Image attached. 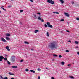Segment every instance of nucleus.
<instances>
[{
	"instance_id": "nucleus-1",
	"label": "nucleus",
	"mask_w": 79,
	"mask_h": 79,
	"mask_svg": "<svg viewBox=\"0 0 79 79\" xmlns=\"http://www.w3.org/2000/svg\"><path fill=\"white\" fill-rule=\"evenodd\" d=\"M49 48L51 49H54V48H56L57 47L56 46L55 44L54 43H52L50 44L49 45Z\"/></svg>"
},
{
	"instance_id": "nucleus-2",
	"label": "nucleus",
	"mask_w": 79,
	"mask_h": 79,
	"mask_svg": "<svg viewBox=\"0 0 79 79\" xmlns=\"http://www.w3.org/2000/svg\"><path fill=\"white\" fill-rule=\"evenodd\" d=\"M10 60L11 61H15V56H12L10 58Z\"/></svg>"
},
{
	"instance_id": "nucleus-3",
	"label": "nucleus",
	"mask_w": 79,
	"mask_h": 79,
	"mask_svg": "<svg viewBox=\"0 0 79 79\" xmlns=\"http://www.w3.org/2000/svg\"><path fill=\"white\" fill-rule=\"evenodd\" d=\"M48 2L49 3H51V4H55V2L54 1H52V0H48Z\"/></svg>"
},
{
	"instance_id": "nucleus-4",
	"label": "nucleus",
	"mask_w": 79,
	"mask_h": 79,
	"mask_svg": "<svg viewBox=\"0 0 79 79\" xmlns=\"http://www.w3.org/2000/svg\"><path fill=\"white\" fill-rule=\"evenodd\" d=\"M3 59H4V57L2 56H0V61H2Z\"/></svg>"
},
{
	"instance_id": "nucleus-5",
	"label": "nucleus",
	"mask_w": 79,
	"mask_h": 79,
	"mask_svg": "<svg viewBox=\"0 0 79 79\" xmlns=\"http://www.w3.org/2000/svg\"><path fill=\"white\" fill-rule=\"evenodd\" d=\"M1 40L2 42H6V40L4 39V38H1Z\"/></svg>"
},
{
	"instance_id": "nucleus-6",
	"label": "nucleus",
	"mask_w": 79,
	"mask_h": 79,
	"mask_svg": "<svg viewBox=\"0 0 79 79\" xmlns=\"http://www.w3.org/2000/svg\"><path fill=\"white\" fill-rule=\"evenodd\" d=\"M64 14L65 15H66V16H67V17H69V15L68 13H65Z\"/></svg>"
},
{
	"instance_id": "nucleus-7",
	"label": "nucleus",
	"mask_w": 79,
	"mask_h": 79,
	"mask_svg": "<svg viewBox=\"0 0 79 79\" xmlns=\"http://www.w3.org/2000/svg\"><path fill=\"white\" fill-rule=\"evenodd\" d=\"M40 17H41V15H39L38 17V19H39V20H41Z\"/></svg>"
},
{
	"instance_id": "nucleus-8",
	"label": "nucleus",
	"mask_w": 79,
	"mask_h": 79,
	"mask_svg": "<svg viewBox=\"0 0 79 79\" xmlns=\"http://www.w3.org/2000/svg\"><path fill=\"white\" fill-rule=\"evenodd\" d=\"M8 74H9V75H15V74L14 73L10 72Z\"/></svg>"
},
{
	"instance_id": "nucleus-9",
	"label": "nucleus",
	"mask_w": 79,
	"mask_h": 79,
	"mask_svg": "<svg viewBox=\"0 0 79 79\" xmlns=\"http://www.w3.org/2000/svg\"><path fill=\"white\" fill-rule=\"evenodd\" d=\"M49 27H51V28H52L53 27V26L52 25H50L48 26Z\"/></svg>"
},
{
	"instance_id": "nucleus-10",
	"label": "nucleus",
	"mask_w": 79,
	"mask_h": 79,
	"mask_svg": "<svg viewBox=\"0 0 79 79\" xmlns=\"http://www.w3.org/2000/svg\"><path fill=\"white\" fill-rule=\"evenodd\" d=\"M12 68H17L18 67L17 66H12Z\"/></svg>"
},
{
	"instance_id": "nucleus-11",
	"label": "nucleus",
	"mask_w": 79,
	"mask_h": 79,
	"mask_svg": "<svg viewBox=\"0 0 79 79\" xmlns=\"http://www.w3.org/2000/svg\"><path fill=\"white\" fill-rule=\"evenodd\" d=\"M60 1L61 2L62 4H63V3H64V2L63 0H60Z\"/></svg>"
},
{
	"instance_id": "nucleus-12",
	"label": "nucleus",
	"mask_w": 79,
	"mask_h": 79,
	"mask_svg": "<svg viewBox=\"0 0 79 79\" xmlns=\"http://www.w3.org/2000/svg\"><path fill=\"white\" fill-rule=\"evenodd\" d=\"M47 25L48 26L49 25H50V23L49 22H47Z\"/></svg>"
},
{
	"instance_id": "nucleus-13",
	"label": "nucleus",
	"mask_w": 79,
	"mask_h": 79,
	"mask_svg": "<svg viewBox=\"0 0 79 79\" xmlns=\"http://www.w3.org/2000/svg\"><path fill=\"white\" fill-rule=\"evenodd\" d=\"M75 44H79V42L77 41H75Z\"/></svg>"
},
{
	"instance_id": "nucleus-14",
	"label": "nucleus",
	"mask_w": 79,
	"mask_h": 79,
	"mask_svg": "<svg viewBox=\"0 0 79 79\" xmlns=\"http://www.w3.org/2000/svg\"><path fill=\"white\" fill-rule=\"evenodd\" d=\"M37 32H39V30H35V33H37Z\"/></svg>"
},
{
	"instance_id": "nucleus-15",
	"label": "nucleus",
	"mask_w": 79,
	"mask_h": 79,
	"mask_svg": "<svg viewBox=\"0 0 79 79\" xmlns=\"http://www.w3.org/2000/svg\"><path fill=\"white\" fill-rule=\"evenodd\" d=\"M53 56H55V57H57V56H58V55H57L54 54L53 55Z\"/></svg>"
},
{
	"instance_id": "nucleus-16",
	"label": "nucleus",
	"mask_w": 79,
	"mask_h": 79,
	"mask_svg": "<svg viewBox=\"0 0 79 79\" xmlns=\"http://www.w3.org/2000/svg\"><path fill=\"white\" fill-rule=\"evenodd\" d=\"M53 13L56 14H59V13L57 12H53Z\"/></svg>"
},
{
	"instance_id": "nucleus-17",
	"label": "nucleus",
	"mask_w": 79,
	"mask_h": 79,
	"mask_svg": "<svg viewBox=\"0 0 79 79\" xmlns=\"http://www.w3.org/2000/svg\"><path fill=\"white\" fill-rule=\"evenodd\" d=\"M24 43L26 44H29V42H27L26 41H24Z\"/></svg>"
},
{
	"instance_id": "nucleus-18",
	"label": "nucleus",
	"mask_w": 79,
	"mask_h": 79,
	"mask_svg": "<svg viewBox=\"0 0 79 79\" xmlns=\"http://www.w3.org/2000/svg\"><path fill=\"white\" fill-rule=\"evenodd\" d=\"M61 64H62V65H64V62H62L61 63Z\"/></svg>"
},
{
	"instance_id": "nucleus-19",
	"label": "nucleus",
	"mask_w": 79,
	"mask_h": 79,
	"mask_svg": "<svg viewBox=\"0 0 79 79\" xmlns=\"http://www.w3.org/2000/svg\"><path fill=\"white\" fill-rule=\"evenodd\" d=\"M70 78H71V79H74V78L73 77V76H70Z\"/></svg>"
},
{
	"instance_id": "nucleus-20",
	"label": "nucleus",
	"mask_w": 79,
	"mask_h": 79,
	"mask_svg": "<svg viewBox=\"0 0 79 79\" xmlns=\"http://www.w3.org/2000/svg\"><path fill=\"white\" fill-rule=\"evenodd\" d=\"M47 35L48 37H49V34H48V32H47Z\"/></svg>"
},
{
	"instance_id": "nucleus-21",
	"label": "nucleus",
	"mask_w": 79,
	"mask_h": 79,
	"mask_svg": "<svg viewBox=\"0 0 79 79\" xmlns=\"http://www.w3.org/2000/svg\"><path fill=\"white\" fill-rule=\"evenodd\" d=\"M6 36H10V34H6Z\"/></svg>"
},
{
	"instance_id": "nucleus-22",
	"label": "nucleus",
	"mask_w": 79,
	"mask_h": 79,
	"mask_svg": "<svg viewBox=\"0 0 79 79\" xmlns=\"http://www.w3.org/2000/svg\"><path fill=\"white\" fill-rule=\"evenodd\" d=\"M7 63H8V64H11L10 63V62L8 61H7Z\"/></svg>"
},
{
	"instance_id": "nucleus-23",
	"label": "nucleus",
	"mask_w": 79,
	"mask_h": 79,
	"mask_svg": "<svg viewBox=\"0 0 79 79\" xmlns=\"http://www.w3.org/2000/svg\"><path fill=\"white\" fill-rule=\"evenodd\" d=\"M1 8H2V9L3 10H4V11H6V9H5L4 8L2 7H1Z\"/></svg>"
},
{
	"instance_id": "nucleus-24",
	"label": "nucleus",
	"mask_w": 79,
	"mask_h": 79,
	"mask_svg": "<svg viewBox=\"0 0 79 79\" xmlns=\"http://www.w3.org/2000/svg\"><path fill=\"white\" fill-rule=\"evenodd\" d=\"M6 40H10V38L8 37H6Z\"/></svg>"
},
{
	"instance_id": "nucleus-25",
	"label": "nucleus",
	"mask_w": 79,
	"mask_h": 79,
	"mask_svg": "<svg viewBox=\"0 0 79 79\" xmlns=\"http://www.w3.org/2000/svg\"><path fill=\"white\" fill-rule=\"evenodd\" d=\"M44 26L45 27H48L47 25L46 24H44Z\"/></svg>"
},
{
	"instance_id": "nucleus-26",
	"label": "nucleus",
	"mask_w": 79,
	"mask_h": 79,
	"mask_svg": "<svg viewBox=\"0 0 79 79\" xmlns=\"http://www.w3.org/2000/svg\"><path fill=\"white\" fill-rule=\"evenodd\" d=\"M26 71H29V69H26L25 70Z\"/></svg>"
},
{
	"instance_id": "nucleus-27",
	"label": "nucleus",
	"mask_w": 79,
	"mask_h": 79,
	"mask_svg": "<svg viewBox=\"0 0 79 79\" xmlns=\"http://www.w3.org/2000/svg\"><path fill=\"white\" fill-rule=\"evenodd\" d=\"M68 66H69V67H70L71 66V65L70 64H68Z\"/></svg>"
},
{
	"instance_id": "nucleus-28",
	"label": "nucleus",
	"mask_w": 79,
	"mask_h": 79,
	"mask_svg": "<svg viewBox=\"0 0 79 79\" xmlns=\"http://www.w3.org/2000/svg\"><path fill=\"white\" fill-rule=\"evenodd\" d=\"M23 12V10H20V13H22V12Z\"/></svg>"
},
{
	"instance_id": "nucleus-29",
	"label": "nucleus",
	"mask_w": 79,
	"mask_h": 79,
	"mask_svg": "<svg viewBox=\"0 0 79 79\" xmlns=\"http://www.w3.org/2000/svg\"><path fill=\"white\" fill-rule=\"evenodd\" d=\"M6 49H8V48H9V47L8 46H6Z\"/></svg>"
},
{
	"instance_id": "nucleus-30",
	"label": "nucleus",
	"mask_w": 79,
	"mask_h": 79,
	"mask_svg": "<svg viewBox=\"0 0 79 79\" xmlns=\"http://www.w3.org/2000/svg\"><path fill=\"white\" fill-rule=\"evenodd\" d=\"M4 60H5V61H6V60H7V58L5 57L4 58Z\"/></svg>"
},
{
	"instance_id": "nucleus-31",
	"label": "nucleus",
	"mask_w": 79,
	"mask_h": 79,
	"mask_svg": "<svg viewBox=\"0 0 79 79\" xmlns=\"http://www.w3.org/2000/svg\"><path fill=\"white\" fill-rule=\"evenodd\" d=\"M37 70H38V71H40L41 69H38Z\"/></svg>"
},
{
	"instance_id": "nucleus-32",
	"label": "nucleus",
	"mask_w": 79,
	"mask_h": 79,
	"mask_svg": "<svg viewBox=\"0 0 79 79\" xmlns=\"http://www.w3.org/2000/svg\"><path fill=\"white\" fill-rule=\"evenodd\" d=\"M76 19H77V20L78 21H79V18H77Z\"/></svg>"
},
{
	"instance_id": "nucleus-33",
	"label": "nucleus",
	"mask_w": 79,
	"mask_h": 79,
	"mask_svg": "<svg viewBox=\"0 0 79 79\" xmlns=\"http://www.w3.org/2000/svg\"><path fill=\"white\" fill-rule=\"evenodd\" d=\"M61 21H64V19H61L60 20Z\"/></svg>"
},
{
	"instance_id": "nucleus-34",
	"label": "nucleus",
	"mask_w": 79,
	"mask_h": 79,
	"mask_svg": "<svg viewBox=\"0 0 79 79\" xmlns=\"http://www.w3.org/2000/svg\"><path fill=\"white\" fill-rule=\"evenodd\" d=\"M69 50H66V52H69Z\"/></svg>"
},
{
	"instance_id": "nucleus-35",
	"label": "nucleus",
	"mask_w": 79,
	"mask_h": 79,
	"mask_svg": "<svg viewBox=\"0 0 79 79\" xmlns=\"http://www.w3.org/2000/svg\"><path fill=\"white\" fill-rule=\"evenodd\" d=\"M61 57H62V56H61V55H60L59 56V58H61Z\"/></svg>"
},
{
	"instance_id": "nucleus-36",
	"label": "nucleus",
	"mask_w": 79,
	"mask_h": 79,
	"mask_svg": "<svg viewBox=\"0 0 79 79\" xmlns=\"http://www.w3.org/2000/svg\"><path fill=\"white\" fill-rule=\"evenodd\" d=\"M37 14H38V15H41V14H40V13L39 12V13H37Z\"/></svg>"
},
{
	"instance_id": "nucleus-37",
	"label": "nucleus",
	"mask_w": 79,
	"mask_h": 79,
	"mask_svg": "<svg viewBox=\"0 0 79 79\" xmlns=\"http://www.w3.org/2000/svg\"><path fill=\"white\" fill-rule=\"evenodd\" d=\"M11 6H8V8H11Z\"/></svg>"
},
{
	"instance_id": "nucleus-38",
	"label": "nucleus",
	"mask_w": 79,
	"mask_h": 79,
	"mask_svg": "<svg viewBox=\"0 0 79 79\" xmlns=\"http://www.w3.org/2000/svg\"><path fill=\"white\" fill-rule=\"evenodd\" d=\"M41 20V22H44V20H43V19H41V20Z\"/></svg>"
},
{
	"instance_id": "nucleus-39",
	"label": "nucleus",
	"mask_w": 79,
	"mask_h": 79,
	"mask_svg": "<svg viewBox=\"0 0 79 79\" xmlns=\"http://www.w3.org/2000/svg\"><path fill=\"white\" fill-rule=\"evenodd\" d=\"M35 73V71L34 70L33 71V73Z\"/></svg>"
},
{
	"instance_id": "nucleus-40",
	"label": "nucleus",
	"mask_w": 79,
	"mask_h": 79,
	"mask_svg": "<svg viewBox=\"0 0 79 79\" xmlns=\"http://www.w3.org/2000/svg\"><path fill=\"white\" fill-rule=\"evenodd\" d=\"M4 79H8V77H6L4 78Z\"/></svg>"
},
{
	"instance_id": "nucleus-41",
	"label": "nucleus",
	"mask_w": 79,
	"mask_h": 79,
	"mask_svg": "<svg viewBox=\"0 0 79 79\" xmlns=\"http://www.w3.org/2000/svg\"><path fill=\"white\" fill-rule=\"evenodd\" d=\"M23 60L22 59V60H21V61H20V62H23Z\"/></svg>"
},
{
	"instance_id": "nucleus-42",
	"label": "nucleus",
	"mask_w": 79,
	"mask_h": 79,
	"mask_svg": "<svg viewBox=\"0 0 79 79\" xmlns=\"http://www.w3.org/2000/svg\"><path fill=\"white\" fill-rule=\"evenodd\" d=\"M7 50L8 51H10V49H9V48H8V49H7Z\"/></svg>"
},
{
	"instance_id": "nucleus-43",
	"label": "nucleus",
	"mask_w": 79,
	"mask_h": 79,
	"mask_svg": "<svg viewBox=\"0 0 79 79\" xmlns=\"http://www.w3.org/2000/svg\"><path fill=\"white\" fill-rule=\"evenodd\" d=\"M51 79H55V78H54V77H51Z\"/></svg>"
},
{
	"instance_id": "nucleus-44",
	"label": "nucleus",
	"mask_w": 79,
	"mask_h": 79,
	"mask_svg": "<svg viewBox=\"0 0 79 79\" xmlns=\"http://www.w3.org/2000/svg\"><path fill=\"white\" fill-rule=\"evenodd\" d=\"M40 76H39L38 77V79H40Z\"/></svg>"
},
{
	"instance_id": "nucleus-45",
	"label": "nucleus",
	"mask_w": 79,
	"mask_h": 79,
	"mask_svg": "<svg viewBox=\"0 0 79 79\" xmlns=\"http://www.w3.org/2000/svg\"><path fill=\"white\" fill-rule=\"evenodd\" d=\"M36 15H34V17H36Z\"/></svg>"
},
{
	"instance_id": "nucleus-46",
	"label": "nucleus",
	"mask_w": 79,
	"mask_h": 79,
	"mask_svg": "<svg viewBox=\"0 0 79 79\" xmlns=\"http://www.w3.org/2000/svg\"><path fill=\"white\" fill-rule=\"evenodd\" d=\"M66 32H69V31H68V30H67Z\"/></svg>"
},
{
	"instance_id": "nucleus-47",
	"label": "nucleus",
	"mask_w": 79,
	"mask_h": 79,
	"mask_svg": "<svg viewBox=\"0 0 79 79\" xmlns=\"http://www.w3.org/2000/svg\"><path fill=\"white\" fill-rule=\"evenodd\" d=\"M30 71H31V72H33V70H30Z\"/></svg>"
},
{
	"instance_id": "nucleus-48",
	"label": "nucleus",
	"mask_w": 79,
	"mask_h": 79,
	"mask_svg": "<svg viewBox=\"0 0 79 79\" xmlns=\"http://www.w3.org/2000/svg\"><path fill=\"white\" fill-rule=\"evenodd\" d=\"M30 1H31V2H33V1L32 0H30Z\"/></svg>"
},
{
	"instance_id": "nucleus-49",
	"label": "nucleus",
	"mask_w": 79,
	"mask_h": 79,
	"mask_svg": "<svg viewBox=\"0 0 79 79\" xmlns=\"http://www.w3.org/2000/svg\"><path fill=\"white\" fill-rule=\"evenodd\" d=\"M77 53L78 55H79V52H77Z\"/></svg>"
},
{
	"instance_id": "nucleus-50",
	"label": "nucleus",
	"mask_w": 79,
	"mask_h": 79,
	"mask_svg": "<svg viewBox=\"0 0 79 79\" xmlns=\"http://www.w3.org/2000/svg\"><path fill=\"white\" fill-rule=\"evenodd\" d=\"M68 42H71V41L70 40H69Z\"/></svg>"
},
{
	"instance_id": "nucleus-51",
	"label": "nucleus",
	"mask_w": 79,
	"mask_h": 79,
	"mask_svg": "<svg viewBox=\"0 0 79 79\" xmlns=\"http://www.w3.org/2000/svg\"><path fill=\"white\" fill-rule=\"evenodd\" d=\"M74 2H72V3L73 4H73H74Z\"/></svg>"
},
{
	"instance_id": "nucleus-52",
	"label": "nucleus",
	"mask_w": 79,
	"mask_h": 79,
	"mask_svg": "<svg viewBox=\"0 0 79 79\" xmlns=\"http://www.w3.org/2000/svg\"><path fill=\"white\" fill-rule=\"evenodd\" d=\"M11 79H15V78H11Z\"/></svg>"
},
{
	"instance_id": "nucleus-53",
	"label": "nucleus",
	"mask_w": 79,
	"mask_h": 79,
	"mask_svg": "<svg viewBox=\"0 0 79 79\" xmlns=\"http://www.w3.org/2000/svg\"><path fill=\"white\" fill-rule=\"evenodd\" d=\"M76 48H78V47H76Z\"/></svg>"
},
{
	"instance_id": "nucleus-54",
	"label": "nucleus",
	"mask_w": 79,
	"mask_h": 79,
	"mask_svg": "<svg viewBox=\"0 0 79 79\" xmlns=\"http://www.w3.org/2000/svg\"><path fill=\"white\" fill-rule=\"evenodd\" d=\"M1 78H2V79H3V77H1Z\"/></svg>"
},
{
	"instance_id": "nucleus-55",
	"label": "nucleus",
	"mask_w": 79,
	"mask_h": 79,
	"mask_svg": "<svg viewBox=\"0 0 79 79\" xmlns=\"http://www.w3.org/2000/svg\"><path fill=\"white\" fill-rule=\"evenodd\" d=\"M46 69H48V68H46Z\"/></svg>"
},
{
	"instance_id": "nucleus-56",
	"label": "nucleus",
	"mask_w": 79,
	"mask_h": 79,
	"mask_svg": "<svg viewBox=\"0 0 79 79\" xmlns=\"http://www.w3.org/2000/svg\"><path fill=\"white\" fill-rule=\"evenodd\" d=\"M31 50H33V49H31Z\"/></svg>"
},
{
	"instance_id": "nucleus-57",
	"label": "nucleus",
	"mask_w": 79,
	"mask_h": 79,
	"mask_svg": "<svg viewBox=\"0 0 79 79\" xmlns=\"http://www.w3.org/2000/svg\"><path fill=\"white\" fill-rule=\"evenodd\" d=\"M1 13V11L0 10V13Z\"/></svg>"
},
{
	"instance_id": "nucleus-58",
	"label": "nucleus",
	"mask_w": 79,
	"mask_h": 79,
	"mask_svg": "<svg viewBox=\"0 0 79 79\" xmlns=\"http://www.w3.org/2000/svg\"><path fill=\"white\" fill-rule=\"evenodd\" d=\"M11 0V1H13V0Z\"/></svg>"
},
{
	"instance_id": "nucleus-59",
	"label": "nucleus",
	"mask_w": 79,
	"mask_h": 79,
	"mask_svg": "<svg viewBox=\"0 0 79 79\" xmlns=\"http://www.w3.org/2000/svg\"><path fill=\"white\" fill-rule=\"evenodd\" d=\"M2 7H3V6H2Z\"/></svg>"
},
{
	"instance_id": "nucleus-60",
	"label": "nucleus",
	"mask_w": 79,
	"mask_h": 79,
	"mask_svg": "<svg viewBox=\"0 0 79 79\" xmlns=\"http://www.w3.org/2000/svg\"><path fill=\"white\" fill-rule=\"evenodd\" d=\"M35 18L36 19V18H36H36Z\"/></svg>"
}]
</instances>
